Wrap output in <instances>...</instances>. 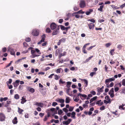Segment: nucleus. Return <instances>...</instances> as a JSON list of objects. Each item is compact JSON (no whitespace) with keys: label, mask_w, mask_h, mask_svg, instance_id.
Masks as SVG:
<instances>
[{"label":"nucleus","mask_w":125,"mask_h":125,"mask_svg":"<svg viewBox=\"0 0 125 125\" xmlns=\"http://www.w3.org/2000/svg\"><path fill=\"white\" fill-rule=\"evenodd\" d=\"M115 78L113 77L112 78H109V79H106L105 80V83L107 85V87L108 88H109L110 86H109V85H108L109 82H111L113 81H114L115 80Z\"/></svg>","instance_id":"f257e3e1"},{"label":"nucleus","mask_w":125,"mask_h":125,"mask_svg":"<svg viewBox=\"0 0 125 125\" xmlns=\"http://www.w3.org/2000/svg\"><path fill=\"white\" fill-rule=\"evenodd\" d=\"M86 6V3L84 0H81L80 1L79 4V6L81 8H83Z\"/></svg>","instance_id":"f03ea898"},{"label":"nucleus","mask_w":125,"mask_h":125,"mask_svg":"<svg viewBox=\"0 0 125 125\" xmlns=\"http://www.w3.org/2000/svg\"><path fill=\"white\" fill-rule=\"evenodd\" d=\"M58 26H59L57 25L55 23L52 22L50 25V28L52 30H53L56 29Z\"/></svg>","instance_id":"7ed1b4c3"},{"label":"nucleus","mask_w":125,"mask_h":125,"mask_svg":"<svg viewBox=\"0 0 125 125\" xmlns=\"http://www.w3.org/2000/svg\"><path fill=\"white\" fill-rule=\"evenodd\" d=\"M32 34L35 36H37L39 34L38 31L36 29L33 30L32 31Z\"/></svg>","instance_id":"20e7f679"},{"label":"nucleus","mask_w":125,"mask_h":125,"mask_svg":"<svg viewBox=\"0 0 125 125\" xmlns=\"http://www.w3.org/2000/svg\"><path fill=\"white\" fill-rule=\"evenodd\" d=\"M60 29L59 26H58L57 27L56 29H54L55 30L53 31V32L52 33V36L56 35L58 33Z\"/></svg>","instance_id":"39448f33"},{"label":"nucleus","mask_w":125,"mask_h":125,"mask_svg":"<svg viewBox=\"0 0 125 125\" xmlns=\"http://www.w3.org/2000/svg\"><path fill=\"white\" fill-rule=\"evenodd\" d=\"M8 51L10 52L11 55H15V52L13 49L8 47Z\"/></svg>","instance_id":"423d86ee"},{"label":"nucleus","mask_w":125,"mask_h":125,"mask_svg":"<svg viewBox=\"0 0 125 125\" xmlns=\"http://www.w3.org/2000/svg\"><path fill=\"white\" fill-rule=\"evenodd\" d=\"M5 117L4 114L2 113H0V121H4Z\"/></svg>","instance_id":"0eeeda50"},{"label":"nucleus","mask_w":125,"mask_h":125,"mask_svg":"<svg viewBox=\"0 0 125 125\" xmlns=\"http://www.w3.org/2000/svg\"><path fill=\"white\" fill-rule=\"evenodd\" d=\"M61 29L62 30H66V31H67L68 29H70V27H65L64 26H62V25H60Z\"/></svg>","instance_id":"6e6552de"},{"label":"nucleus","mask_w":125,"mask_h":125,"mask_svg":"<svg viewBox=\"0 0 125 125\" xmlns=\"http://www.w3.org/2000/svg\"><path fill=\"white\" fill-rule=\"evenodd\" d=\"M45 34L43 35L42 36V39L40 41L38 42V44H41L42 42H44L45 40Z\"/></svg>","instance_id":"1a4fd4ad"},{"label":"nucleus","mask_w":125,"mask_h":125,"mask_svg":"<svg viewBox=\"0 0 125 125\" xmlns=\"http://www.w3.org/2000/svg\"><path fill=\"white\" fill-rule=\"evenodd\" d=\"M31 53L32 54L33 57L32 58H34L38 56L39 55H36L35 53V50H32L31 51Z\"/></svg>","instance_id":"9d476101"},{"label":"nucleus","mask_w":125,"mask_h":125,"mask_svg":"<svg viewBox=\"0 0 125 125\" xmlns=\"http://www.w3.org/2000/svg\"><path fill=\"white\" fill-rule=\"evenodd\" d=\"M72 121V119H68L66 121H63V125H67L69 124Z\"/></svg>","instance_id":"9b49d317"},{"label":"nucleus","mask_w":125,"mask_h":125,"mask_svg":"<svg viewBox=\"0 0 125 125\" xmlns=\"http://www.w3.org/2000/svg\"><path fill=\"white\" fill-rule=\"evenodd\" d=\"M55 101L58 102H59L62 104H63L64 102V100L63 99L58 98L56 99Z\"/></svg>","instance_id":"f8f14e48"},{"label":"nucleus","mask_w":125,"mask_h":125,"mask_svg":"<svg viewBox=\"0 0 125 125\" xmlns=\"http://www.w3.org/2000/svg\"><path fill=\"white\" fill-rule=\"evenodd\" d=\"M26 89L27 90H28L31 93H33L35 91V90L34 89L32 88H31L29 87H27Z\"/></svg>","instance_id":"ddd939ff"},{"label":"nucleus","mask_w":125,"mask_h":125,"mask_svg":"<svg viewBox=\"0 0 125 125\" xmlns=\"http://www.w3.org/2000/svg\"><path fill=\"white\" fill-rule=\"evenodd\" d=\"M26 96H23L22 97V99H21V104H23L24 103L26 102L27 100H26Z\"/></svg>","instance_id":"4468645a"},{"label":"nucleus","mask_w":125,"mask_h":125,"mask_svg":"<svg viewBox=\"0 0 125 125\" xmlns=\"http://www.w3.org/2000/svg\"><path fill=\"white\" fill-rule=\"evenodd\" d=\"M19 82L20 81L19 80H16L14 83H13V84L15 87H16L19 85Z\"/></svg>","instance_id":"2eb2a0df"},{"label":"nucleus","mask_w":125,"mask_h":125,"mask_svg":"<svg viewBox=\"0 0 125 125\" xmlns=\"http://www.w3.org/2000/svg\"><path fill=\"white\" fill-rule=\"evenodd\" d=\"M88 26L89 29L90 30L91 29H94V23H90L88 24Z\"/></svg>","instance_id":"dca6fc26"},{"label":"nucleus","mask_w":125,"mask_h":125,"mask_svg":"<svg viewBox=\"0 0 125 125\" xmlns=\"http://www.w3.org/2000/svg\"><path fill=\"white\" fill-rule=\"evenodd\" d=\"M80 96L81 98V99H82L81 98V97H84L85 98L87 97V96L86 95L84 94H81L79 93L78 94V97H79Z\"/></svg>","instance_id":"f3484780"},{"label":"nucleus","mask_w":125,"mask_h":125,"mask_svg":"<svg viewBox=\"0 0 125 125\" xmlns=\"http://www.w3.org/2000/svg\"><path fill=\"white\" fill-rule=\"evenodd\" d=\"M81 80L82 81H83L84 82V83L85 84V87H87L88 85V81L87 80L85 79H81Z\"/></svg>","instance_id":"a211bd4d"},{"label":"nucleus","mask_w":125,"mask_h":125,"mask_svg":"<svg viewBox=\"0 0 125 125\" xmlns=\"http://www.w3.org/2000/svg\"><path fill=\"white\" fill-rule=\"evenodd\" d=\"M103 102H101V100H100L96 102V104H98L99 105L101 106L103 104Z\"/></svg>","instance_id":"6ab92c4d"},{"label":"nucleus","mask_w":125,"mask_h":125,"mask_svg":"<svg viewBox=\"0 0 125 125\" xmlns=\"http://www.w3.org/2000/svg\"><path fill=\"white\" fill-rule=\"evenodd\" d=\"M97 96H95L94 97L92 98H91L90 100V103H91L92 102H93L97 98Z\"/></svg>","instance_id":"aec40b11"},{"label":"nucleus","mask_w":125,"mask_h":125,"mask_svg":"<svg viewBox=\"0 0 125 125\" xmlns=\"http://www.w3.org/2000/svg\"><path fill=\"white\" fill-rule=\"evenodd\" d=\"M35 105L38 106L42 107L43 106V104L41 103L36 102Z\"/></svg>","instance_id":"412c9836"},{"label":"nucleus","mask_w":125,"mask_h":125,"mask_svg":"<svg viewBox=\"0 0 125 125\" xmlns=\"http://www.w3.org/2000/svg\"><path fill=\"white\" fill-rule=\"evenodd\" d=\"M12 122L13 124H17L18 122L17 117H15L13 120H12Z\"/></svg>","instance_id":"4be33fe9"},{"label":"nucleus","mask_w":125,"mask_h":125,"mask_svg":"<svg viewBox=\"0 0 125 125\" xmlns=\"http://www.w3.org/2000/svg\"><path fill=\"white\" fill-rule=\"evenodd\" d=\"M24 111L23 110L21 109L20 108L18 107V112L20 114H22V112Z\"/></svg>","instance_id":"5701e85b"},{"label":"nucleus","mask_w":125,"mask_h":125,"mask_svg":"<svg viewBox=\"0 0 125 125\" xmlns=\"http://www.w3.org/2000/svg\"><path fill=\"white\" fill-rule=\"evenodd\" d=\"M89 11H86L85 12V14L87 15H88L90 14L91 12H92L93 10L92 9H90L89 10Z\"/></svg>","instance_id":"b1692460"},{"label":"nucleus","mask_w":125,"mask_h":125,"mask_svg":"<svg viewBox=\"0 0 125 125\" xmlns=\"http://www.w3.org/2000/svg\"><path fill=\"white\" fill-rule=\"evenodd\" d=\"M75 115L76 114L75 112H73L71 114V117L72 118H73L74 119H75Z\"/></svg>","instance_id":"393cba45"},{"label":"nucleus","mask_w":125,"mask_h":125,"mask_svg":"<svg viewBox=\"0 0 125 125\" xmlns=\"http://www.w3.org/2000/svg\"><path fill=\"white\" fill-rule=\"evenodd\" d=\"M71 83V82H67L66 86L68 88H70V87Z\"/></svg>","instance_id":"a878e982"},{"label":"nucleus","mask_w":125,"mask_h":125,"mask_svg":"<svg viewBox=\"0 0 125 125\" xmlns=\"http://www.w3.org/2000/svg\"><path fill=\"white\" fill-rule=\"evenodd\" d=\"M8 98L7 97H5L3 98L1 97L0 98V101L1 102H2L3 101H6L7 100Z\"/></svg>","instance_id":"bb28decb"},{"label":"nucleus","mask_w":125,"mask_h":125,"mask_svg":"<svg viewBox=\"0 0 125 125\" xmlns=\"http://www.w3.org/2000/svg\"><path fill=\"white\" fill-rule=\"evenodd\" d=\"M50 110L52 112L54 113V114H56L57 110H55V108H52L50 109Z\"/></svg>","instance_id":"cd10ccee"},{"label":"nucleus","mask_w":125,"mask_h":125,"mask_svg":"<svg viewBox=\"0 0 125 125\" xmlns=\"http://www.w3.org/2000/svg\"><path fill=\"white\" fill-rule=\"evenodd\" d=\"M70 101V98L69 97H68L66 98L65 99V103H69Z\"/></svg>","instance_id":"c85d7f7f"},{"label":"nucleus","mask_w":125,"mask_h":125,"mask_svg":"<svg viewBox=\"0 0 125 125\" xmlns=\"http://www.w3.org/2000/svg\"><path fill=\"white\" fill-rule=\"evenodd\" d=\"M112 113L115 116H117L118 115V114L117 113V110H116L115 112H112Z\"/></svg>","instance_id":"c756f323"},{"label":"nucleus","mask_w":125,"mask_h":125,"mask_svg":"<svg viewBox=\"0 0 125 125\" xmlns=\"http://www.w3.org/2000/svg\"><path fill=\"white\" fill-rule=\"evenodd\" d=\"M103 5H101L100 6V8H98V10H99L101 11L102 12L103 11L102 9L104 7Z\"/></svg>","instance_id":"7c9ffc66"},{"label":"nucleus","mask_w":125,"mask_h":125,"mask_svg":"<svg viewBox=\"0 0 125 125\" xmlns=\"http://www.w3.org/2000/svg\"><path fill=\"white\" fill-rule=\"evenodd\" d=\"M62 50L61 48H59L56 51V52H57L59 53H61V52H62Z\"/></svg>","instance_id":"2f4dec72"},{"label":"nucleus","mask_w":125,"mask_h":125,"mask_svg":"<svg viewBox=\"0 0 125 125\" xmlns=\"http://www.w3.org/2000/svg\"><path fill=\"white\" fill-rule=\"evenodd\" d=\"M65 81H62L61 79H60L59 81V84H64L65 83Z\"/></svg>","instance_id":"473e14b6"},{"label":"nucleus","mask_w":125,"mask_h":125,"mask_svg":"<svg viewBox=\"0 0 125 125\" xmlns=\"http://www.w3.org/2000/svg\"><path fill=\"white\" fill-rule=\"evenodd\" d=\"M66 40V39L65 38H63L60 40L59 41H60V42H64Z\"/></svg>","instance_id":"72a5a7b5"},{"label":"nucleus","mask_w":125,"mask_h":125,"mask_svg":"<svg viewBox=\"0 0 125 125\" xmlns=\"http://www.w3.org/2000/svg\"><path fill=\"white\" fill-rule=\"evenodd\" d=\"M97 91L98 92H103V90L101 88H99V87L97 88Z\"/></svg>","instance_id":"f704fd0d"},{"label":"nucleus","mask_w":125,"mask_h":125,"mask_svg":"<svg viewBox=\"0 0 125 125\" xmlns=\"http://www.w3.org/2000/svg\"><path fill=\"white\" fill-rule=\"evenodd\" d=\"M114 93V88H112L109 91V94H112L113 93Z\"/></svg>","instance_id":"c9c22d12"},{"label":"nucleus","mask_w":125,"mask_h":125,"mask_svg":"<svg viewBox=\"0 0 125 125\" xmlns=\"http://www.w3.org/2000/svg\"><path fill=\"white\" fill-rule=\"evenodd\" d=\"M14 98L15 99H18L19 98V96L18 94H16L14 95Z\"/></svg>","instance_id":"e433bc0d"},{"label":"nucleus","mask_w":125,"mask_h":125,"mask_svg":"<svg viewBox=\"0 0 125 125\" xmlns=\"http://www.w3.org/2000/svg\"><path fill=\"white\" fill-rule=\"evenodd\" d=\"M105 98L106 100H108V101L111 102L110 99L109 98V97L108 95H107L105 97Z\"/></svg>","instance_id":"4c0bfd02"},{"label":"nucleus","mask_w":125,"mask_h":125,"mask_svg":"<svg viewBox=\"0 0 125 125\" xmlns=\"http://www.w3.org/2000/svg\"><path fill=\"white\" fill-rule=\"evenodd\" d=\"M111 44V43L109 42L106 43L105 45L106 47H108L110 46Z\"/></svg>","instance_id":"58836bf2"},{"label":"nucleus","mask_w":125,"mask_h":125,"mask_svg":"<svg viewBox=\"0 0 125 125\" xmlns=\"http://www.w3.org/2000/svg\"><path fill=\"white\" fill-rule=\"evenodd\" d=\"M89 44H90V43H86L85 44V45H84V46H83V47L82 48V49H85V48H86V46L87 45H89Z\"/></svg>","instance_id":"ea45409f"},{"label":"nucleus","mask_w":125,"mask_h":125,"mask_svg":"<svg viewBox=\"0 0 125 125\" xmlns=\"http://www.w3.org/2000/svg\"><path fill=\"white\" fill-rule=\"evenodd\" d=\"M96 73L95 72H92L91 73L90 75L92 77H93L94 75H95Z\"/></svg>","instance_id":"a19ab883"},{"label":"nucleus","mask_w":125,"mask_h":125,"mask_svg":"<svg viewBox=\"0 0 125 125\" xmlns=\"http://www.w3.org/2000/svg\"><path fill=\"white\" fill-rule=\"evenodd\" d=\"M111 7L114 9H119V8L118 7L115 5H112L111 6Z\"/></svg>","instance_id":"79ce46f5"},{"label":"nucleus","mask_w":125,"mask_h":125,"mask_svg":"<svg viewBox=\"0 0 125 125\" xmlns=\"http://www.w3.org/2000/svg\"><path fill=\"white\" fill-rule=\"evenodd\" d=\"M87 21H89L93 23H94L95 22V21L94 19H89L87 20Z\"/></svg>","instance_id":"37998d69"},{"label":"nucleus","mask_w":125,"mask_h":125,"mask_svg":"<svg viewBox=\"0 0 125 125\" xmlns=\"http://www.w3.org/2000/svg\"><path fill=\"white\" fill-rule=\"evenodd\" d=\"M57 105H58V104L56 102H54L52 103V105L53 106H55Z\"/></svg>","instance_id":"c03bdc74"},{"label":"nucleus","mask_w":125,"mask_h":125,"mask_svg":"<svg viewBox=\"0 0 125 125\" xmlns=\"http://www.w3.org/2000/svg\"><path fill=\"white\" fill-rule=\"evenodd\" d=\"M25 41L27 42H29L31 41V39L29 37H27L26 38Z\"/></svg>","instance_id":"a18cd8bd"},{"label":"nucleus","mask_w":125,"mask_h":125,"mask_svg":"<svg viewBox=\"0 0 125 125\" xmlns=\"http://www.w3.org/2000/svg\"><path fill=\"white\" fill-rule=\"evenodd\" d=\"M63 112L61 109H60L58 110V114L60 115H61L62 114Z\"/></svg>","instance_id":"49530a36"},{"label":"nucleus","mask_w":125,"mask_h":125,"mask_svg":"<svg viewBox=\"0 0 125 125\" xmlns=\"http://www.w3.org/2000/svg\"><path fill=\"white\" fill-rule=\"evenodd\" d=\"M46 31L47 32L50 33L51 31V30L49 28H47L46 29Z\"/></svg>","instance_id":"de8ad7c7"},{"label":"nucleus","mask_w":125,"mask_h":125,"mask_svg":"<svg viewBox=\"0 0 125 125\" xmlns=\"http://www.w3.org/2000/svg\"><path fill=\"white\" fill-rule=\"evenodd\" d=\"M95 104V102H93L92 103H91L89 105V107H90L92 106H94Z\"/></svg>","instance_id":"09e8293b"},{"label":"nucleus","mask_w":125,"mask_h":125,"mask_svg":"<svg viewBox=\"0 0 125 125\" xmlns=\"http://www.w3.org/2000/svg\"><path fill=\"white\" fill-rule=\"evenodd\" d=\"M70 88H68V89H67L66 91V92L67 93L68 95H71L70 94H69V93L70 92Z\"/></svg>","instance_id":"8fccbe9b"},{"label":"nucleus","mask_w":125,"mask_h":125,"mask_svg":"<svg viewBox=\"0 0 125 125\" xmlns=\"http://www.w3.org/2000/svg\"><path fill=\"white\" fill-rule=\"evenodd\" d=\"M62 110L66 113H67L68 111V109L66 108H64Z\"/></svg>","instance_id":"3c124183"},{"label":"nucleus","mask_w":125,"mask_h":125,"mask_svg":"<svg viewBox=\"0 0 125 125\" xmlns=\"http://www.w3.org/2000/svg\"><path fill=\"white\" fill-rule=\"evenodd\" d=\"M7 51L6 48L5 47H4L2 49V51L3 52H5Z\"/></svg>","instance_id":"603ef678"},{"label":"nucleus","mask_w":125,"mask_h":125,"mask_svg":"<svg viewBox=\"0 0 125 125\" xmlns=\"http://www.w3.org/2000/svg\"><path fill=\"white\" fill-rule=\"evenodd\" d=\"M95 46V45L91 46H90V47H89V48H87V49L88 50H91V49H92L93 47H94Z\"/></svg>","instance_id":"864d4df0"},{"label":"nucleus","mask_w":125,"mask_h":125,"mask_svg":"<svg viewBox=\"0 0 125 125\" xmlns=\"http://www.w3.org/2000/svg\"><path fill=\"white\" fill-rule=\"evenodd\" d=\"M73 107L70 106L69 108V111L70 112H71L73 110Z\"/></svg>","instance_id":"5fc2aeb1"},{"label":"nucleus","mask_w":125,"mask_h":125,"mask_svg":"<svg viewBox=\"0 0 125 125\" xmlns=\"http://www.w3.org/2000/svg\"><path fill=\"white\" fill-rule=\"evenodd\" d=\"M90 93L93 95H94L96 94L95 92L94 91H92Z\"/></svg>","instance_id":"6e6d98bb"},{"label":"nucleus","mask_w":125,"mask_h":125,"mask_svg":"<svg viewBox=\"0 0 125 125\" xmlns=\"http://www.w3.org/2000/svg\"><path fill=\"white\" fill-rule=\"evenodd\" d=\"M66 52H64L63 53H61V54L62 55V56H64L66 55Z\"/></svg>","instance_id":"4d7b16f0"},{"label":"nucleus","mask_w":125,"mask_h":125,"mask_svg":"<svg viewBox=\"0 0 125 125\" xmlns=\"http://www.w3.org/2000/svg\"><path fill=\"white\" fill-rule=\"evenodd\" d=\"M73 9L75 11L78 10L79 9V8L77 7H74Z\"/></svg>","instance_id":"13d9d810"},{"label":"nucleus","mask_w":125,"mask_h":125,"mask_svg":"<svg viewBox=\"0 0 125 125\" xmlns=\"http://www.w3.org/2000/svg\"><path fill=\"white\" fill-rule=\"evenodd\" d=\"M79 98L78 97V96L77 97H76V98L74 100V101H75L76 102H78V101L79 100Z\"/></svg>","instance_id":"bf43d9fd"},{"label":"nucleus","mask_w":125,"mask_h":125,"mask_svg":"<svg viewBox=\"0 0 125 125\" xmlns=\"http://www.w3.org/2000/svg\"><path fill=\"white\" fill-rule=\"evenodd\" d=\"M36 51V52L38 53L39 54H41V53L40 52V50L38 49H35V51Z\"/></svg>","instance_id":"052dcab7"},{"label":"nucleus","mask_w":125,"mask_h":125,"mask_svg":"<svg viewBox=\"0 0 125 125\" xmlns=\"http://www.w3.org/2000/svg\"><path fill=\"white\" fill-rule=\"evenodd\" d=\"M122 84L123 85L125 86V79H124L122 81Z\"/></svg>","instance_id":"680f3d73"},{"label":"nucleus","mask_w":125,"mask_h":125,"mask_svg":"<svg viewBox=\"0 0 125 125\" xmlns=\"http://www.w3.org/2000/svg\"><path fill=\"white\" fill-rule=\"evenodd\" d=\"M93 57V56H92L89 57L86 59V61L87 62L88 61L90 60Z\"/></svg>","instance_id":"e2e57ef3"},{"label":"nucleus","mask_w":125,"mask_h":125,"mask_svg":"<svg viewBox=\"0 0 125 125\" xmlns=\"http://www.w3.org/2000/svg\"><path fill=\"white\" fill-rule=\"evenodd\" d=\"M115 91V92H117L119 90V88L118 87H115L114 88Z\"/></svg>","instance_id":"0e129e2a"},{"label":"nucleus","mask_w":125,"mask_h":125,"mask_svg":"<svg viewBox=\"0 0 125 125\" xmlns=\"http://www.w3.org/2000/svg\"><path fill=\"white\" fill-rule=\"evenodd\" d=\"M33 125H40V124L39 122H37L36 123L33 124Z\"/></svg>","instance_id":"69168bd1"},{"label":"nucleus","mask_w":125,"mask_h":125,"mask_svg":"<svg viewBox=\"0 0 125 125\" xmlns=\"http://www.w3.org/2000/svg\"><path fill=\"white\" fill-rule=\"evenodd\" d=\"M109 94L110 95V97L111 98L115 96L114 94V93H113L112 94Z\"/></svg>","instance_id":"338daca9"},{"label":"nucleus","mask_w":125,"mask_h":125,"mask_svg":"<svg viewBox=\"0 0 125 125\" xmlns=\"http://www.w3.org/2000/svg\"><path fill=\"white\" fill-rule=\"evenodd\" d=\"M44 114L43 113H40L39 114V115L41 117H42L44 115Z\"/></svg>","instance_id":"774afa93"}]
</instances>
